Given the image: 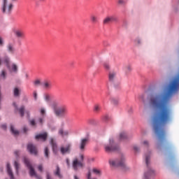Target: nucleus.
Here are the masks:
<instances>
[{"label":"nucleus","instance_id":"1","mask_svg":"<svg viewBox=\"0 0 179 179\" xmlns=\"http://www.w3.org/2000/svg\"><path fill=\"white\" fill-rule=\"evenodd\" d=\"M58 107V103L53 102L52 104V108L54 110V113L56 115V117H65L68 114V108L65 106H62L59 108Z\"/></svg>","mask_w":179,"mask_h":179},{"label":"nucleus","instance_id":"2","mask_svg":"<svg viewBox=\"0 0 179 179\" xmlns=\"http://www.w3.org/2000/svg\"><path fill=\"white\" fill-rule=\"evenodd\" d=\"M145 163L148 167L147 171L144 173L143 179H153V176H155V171L150 168L149 164H150V155H145Z\"/></svg>","mask_w":179,"mask_h":179},{"label":"nucleus","instance_id":"3","mask_svg":"<svg viewBox=\"0 0 179 179\" xmlns=\"http://www.w3.org/2000/svg\"><path fill=\"white\" fill-rule=\"evenodd\" d=\"M13 9V3H9L8 0H3L1 5V10L3 13H6V15H10L12 13Z\"/></svg>","mask_w":179,"mask_h":179},{"label":"nucleus","instance_id":"4","mask_svg":"<svg viewBox=\"0 0 179 179\" xmlns=\"http://www.w3.org/2000/svg\"><path fill=\"white\" fill-rule=\"evenodd\" d=\"M24 164H26L27 167L29 170V174L31 177H36L37 179H41V177L38 176L37 173H36V171H34V168L30 163V161L27 158H24Z\"/></svg>","mask_w":179,"mask_h":179},{"label":"nucleus","instance_id":"5","mask_svg":"<svg viewBox=\"0 0 179 179\" xmlns=\"http://www.w3.org/2000/svg\"><path fill=\"white\" fill-rule=\"evenodd\" d=\"M83 160H85V156L83 155H80V159L75 158L73 161V169L77 171L78 167H83L85 166Z\"/></svg>","mask_w":179,"mask_h":179},{"label":"nucleus","instance_id":"6","mask_svg":"<svg viewBox=\"0 0 179 179\" xmlns=\"http://www.w3.org/2000/svg\"><path fill=\"white\" fill-rule=\"evenodd\" d=\"M113 167H121V169L124 171H127V165H125V157L124 156L122 157L120 161H114L113 162Z\"/></svg>","mask_w":179,"mask_h":179},{"label":"nucleus","instance_id":"7","mask_svg":"<svg viewBox=\"0 0 179 179\" xmlns=\"http://www.w3.org/2000/svg\"><path fill=\"white\" fill-rule=\"evenodd\" d=\"M103 66L105 71L108 73V79L111 85V82H113V73H111V65H110V62H103Z\"/></svg>","mask_w":179,"mask_h":179},{"label":"nucleus","instance_id":"8","mask_svg":"<svg viewBox=\"0 0 179 179\" xmlns=\"http://www.w3.org/2000/svg\"><path fill=\"white\" fill-rule=\"evenodd\" d=\"M72 148V144L67 143L66 146H62L60 148V152L62 155H66L71 153V148Z\"/></svg>","mask_w":179,"mask_h":179},{"label":"nucleus","instance_id":"9","mask_svg":"<svg viewBox=\"0 0 179 179\" xmlns=\"http://www.w3.org/2000/svg\"><path fill=\"white\" fill-rule=\"evenodd\" d=\"M105 152L108 155L113 153V140L110 139L108 143L104 145Z\"/></svg>","mask_w":179,"mask_h":179},{"label":"nucleus","instance_id":"10","mask_svg":"<svg viewBox=\"0 0 179 179\" xmlns=\"http://www.w3.org/2000/svg\"><path fill=\"white\" fill-rule=\"evenodd\" d=\"M89 142V138H82L79 144V149L81 152H85L86 145Z\"/></svg>","mask_w":179,"mask_h":179},{"label":"nucleus","instance_id":"11","mask_svg":"<svg viewBox=\"0 0 179 179\" xmlns=\"http://www.w3.org/2000/svg\"><path fill=\"white\" fill-rule=\"evenodd\" d=\"M42 87H43L45 90H51V89H52V83H51L50 80H45L42 83Z\"/></svg>","mask_w":179,"mask_h":179},{"label":"nucleus","instance_id":"12","mask_svg":"<svg viewBox=\"0 0 179 179\" xmlns=\"http://www.w3.org/2000/svg\"><path fill=\"white\" fill-rule=\"evenodd\" d=\"M27 150L29 151V153H31V155H37V148L31 143L28 144Z\"/></svg>","mask_w":179,"mask_h":179},{"label":"nucleus","instance_id":"13","mask_svg":"<svg viewBox=\"0 0 179 179\" xmlns=\"http://www.w3.org/2000/svg\"><path fill=\"white\" fill-rule=\"evenodd\" d=\"M115 75H117L116 73H113V86L116 90H118V89H121V83L117 82V78L115 77Z\"/></svg>","mask_w":179,"mask_h":179},{"label":"nucleus","instance_id":"14","mask_svg":"<svg viewBox=\"0 0 179 179\" xmlns=\"http://www.w3.org/2000/svg\"><path fill=\"white\" fill-rule=\"evenodd\" d=\"M48 136V134L47 133H43V134H38L35 136V139H36L37 141H38L39 139H41V141H43V142H45V141H47V137Z\"/></svg>","mask_w":179,"mask_h":179},{"label":"nucleus","instance_id":"15","mask_svg":"<svg viewBox=\"0 0 179 179\" xmlns=\"http://www.w3.org/2000/svg\"><path fill=\"white\" fill-rule=\"evenodd\" d=\"M14 34L17 38H24L25 35H24V31L18 29L14 31Z\"/></svg>","mask_w":179,"mask_h":179},{"label":"nucleus","instance_id":"16","mask_svg":"<svg viewBox=\"0 0 179 179\" xmlns=\"http://www.w3.org/2000/svg\"><path fill=\"white\" fill-rule=\"evenodd\" d=\"M13 106L15 110H17L21 117H24V106H21L20 108H17V105L16 103H13Z\"/></svg>","mask_w":179,"mask_h":179},{"label":"nucleus","instance_id":"17","mask_svg":"<svg viewBox=\"0 0 179 179\" xmlns=\"http://www.w3.org/2000/svg\"><path fill=\"white\" fill-rule=\"evenodd\" d=\"M59 135L62 136V138H65V136H68L69 135V131L68 130H64V129H59L58 131Z\"/></svg>","mask_w":179,"mask_h":179},{"label":"nucleus","instance_id":"18","mask_svg":"<svg viewBox=\"0 0 179 179\" xmlns=\"http://www.w3.org/2000/svg\"><path fill=\"white\" fill-rule=\"evenodd\" d=\"M7 173L10 179H14L13 172H12V168H10V164H7Z\"/></svg>","mask_w":179,"mask_h":179},{"label":"nucleus","instance_id":"19","mask_svg":"<svg viewBox=\"0 0 179 179\" xmlns=\"http://www.w3.org/2000/svg\"><path fill=\"white\" fill-rule=\"evenodd\" d=\"M123 71L126 75H128V73H131V72L132 71V66H131L130 64L126 65L123 68Z\"/></svg>","mask_w":179,"mask_h":179},{"label":"nucleus","instance_id":"20","mask_svg":"<svg viewBox=\"0 0 179 179\" xmlns=\"http://www.w3.org/2000/svg\"><path fill=\"white\" fill-rule=\"evenodd\" d=\"M113 106L115 108L118 107L120 106V98L118 97H114L113 99Z\"/></svg>","mask_w":179,"mask_h":179},{"label":"nucleus","instance_id":"21","mask_svg":"<svg viewBox=\"0 0 179 179\" xmlns=\"http://www.w3.org/2000/svg\"><path fill=\"white\" fill-rule=\"evenodd\" d=\"M52 148V150L53 152H55V150H57V143L55 142V140H54V138H50V142Z\"/></svg>","mask_w":179,"mask_h":179},{"label":"nucleus","instance_id":"22","mask_svg":"<svg viewBox=\"0 0 179 179\" xmlns=\"http://www.w3.org/2000/svg\"><path fill=\"white\" fill-rule=\"evenodd\" d=\"M55 176H57L59 177V178H62V175H61V169H59V166L57 165L56 166V171H55Z\"/></svg>","mask_w":179,"mask_h":179},{"label":"nucleus","instance_id":"23","mask_svg":"<svg viewBox=\"0 0 179 179\" xmlns=\"http://www.w3.org/2000/svg\"><path fill=\"white\" fill-rule=\"evenodd\" d=\"M90 20H91L92 23H98L99 22V18L94 14H92L90 15Z\"/></svg>","mask_w":179,"mask_h":179},{"label":"nucleus","instance_id":"24","mask_svg":"<svg viewBox=\"0 0 179 179\" xmlns=\"http://www.w3.org/2000/svg\"><path fill=\"white\" fill-rule=\"evenodd\" d=\"M111 20H113V17H106L103 20V24H110V23H111Z\"/></svg>","mask_w":179,"mask_h":179},{"label":"nucleus","instance_id":"25","mask_svg":"<svg viewBox=\"0 0 179 179\" xmlns=\"http://www.w3.org/2000/svg\"><path fill=\"white\" fill-rule=\"evenodd\" d=\"M128 138V136L125 131L120 133V141H125V139Z\"/></svg>","mask_w":179,"mask_h":179},{"label":"nucleus","instance_id":"26","mask_svg":"<svg viewBox=\"0 0 179 179\" xmlns=\"http://www.w3.org/2000/svg\"><path fill=\"white\" fill-rule=\"evenodd\" d=\"M94 113H100L101 111V106L99 104H95L94 106Z\"/></svg>","mask_w":179,"mask_h":179},{"label":"nucleus","instance_id":"27","mask_svg":"<svg viewBox=\"0 0 179 179\" xmlns=\"http://www.w3.org/2000/svg\"><path fill=\"white\" fill-rule=\"evenodd\" d=\"M8 52L13 53L15 52V48L12 43H9L7 46Z\"/></svg>","mask_w":179,"mask_h":179},{"label":"nucleus","instance_id":"28","mask_svg":"<svg viewBox=\"0 0 179 179\" xmlns=\"http://www.w3.org/2000/svg\"><path fill=\"white\" fill-rule=\"evenodd\" d=\"M10 132L13 135H15V136H17V135H19V131L15 130V127L13 125L10 126Z\"/></svg>","mask_w":179,"mask_h":179},{"label":"nucleus","instance_id":"29","mask_svg":"<svg viewBox=\"0 0 179 179\" xmlns=\"http://www.w3.org/2000/svg\"><path fill=\"white\" fill-rule=\"evenodd\" d=\"M92 173H94V174H96V176H100V174H101V171L96 168H94L92 169Z\"/></svg>","mask_w":179,"mask_h":179},{"label":"nucleus","instance_id":"30","mask_svg":"<svg viewBox=\"0 0 179 179\" xmlns=\"http://www.w3.org/2000/svg\"><path fill=\"white\" fill-rule=\"evenodd\" d=\"M29 124L31 127H34L36 128L37 127V122H36V120L34 119H32L29 121Z\"/></svg>","mask_w":179,"mask_h":179},{"label":"nucleus","instance_id":"31","mask_svg":"<svg viewBox=\"0 0 179 179\" xmlns=\"http://www.w3.org/2000/svg\"><path fill=\"white\" fill-rule=\"evenodd\" d=\"M44 153H45V157L48 159V156L50 155V150H48V147L45 148Z\"/></svg>","mask_w":179,"mask_h":179},{"label":"nucleus","instance_id":"32","mask_svg":"<svg viewBox=\"0 0 179 179\" xmlns=\"http://www.w3.org/2000/svg\"><path fill=\"white\" fill-rule=\"evenodd\" d=\"M14 166H15V170H16V173L19 174V163L17 161H15L14 162Z\"/></svg>","mask_w":179,"mask_h":179},{"label":"nucleus","instance_id":"33","mask_svg":"<svg viewBox=\"0 0 179 179\" xmlns=\"http://www.w3.org/2000/svg\"><path fill=\"white\" fill-rule=\"evenodd\" d=\"M12 71L15 72V73H17V66L15 64L12 65Z\"/></svg>","mask_w":179,"mask_h":179},{"label":"nucleus","instance_id":"34","mask_svg":"<svg viewBox=\"0 0 179 179\" xmlns=\"http://www.w3.org/2000/svg\"><path fill=\"white\" fill-rule=\"evenodd\" d=\"M6 71H2L1 74V79H6Z\"/></svg>","mask_w":179,"mask_h":179},{"label":"nucleus","instance_id":"35","mask_svg":"<svg viewBox=\"0 0 179 179\" xmlns=\"http://www.w3.org/2000/svg\"><path fill=\"white\" fill-rule=\"evenodd\" d=\"M20 93H19V88H15L14 89V96L15 97H18Z\"/></svg>","mask_w":179,"mask_h":179},{"label":"nucleus","instance_id":"36","mask_svg":"<svg viewBox=\"0 0 179 179\" xmlns=\"http://www.w3.org/2000/svg\"><path fill=\"white\" fill-rule=\"evenodd\" d=\"M40 113H41V115H42L43 117H44V115H45V108H41L40 109Z\"/></svg>","mask_w":179,"mask_h":179},{"label":"nucleus","instance_id":"37","mask_svg":"<svg viewBox=\"0 0 179 179\" xmlns=\"http://www.w3.org/2000/svg\"><path fill=\"white\" fill-rule=\"evenodd\" d=\"M34 86H40V85H41V81H40V80H36L34 82Z\"/></svg>","mask_w":179,"mask_h":179},{"label":"nucleus","instance_id":"38","mask_svg":"<svg viewBox=\"0 0 179 179\" xmlns=\"http://www.w3.org/2000/svg\"><path fill=\"white\" fill-rule=\"evenodd\" d=\"M102 118H103V121H108V120H110V115H105L104 116H103Z\"/></svg>","mask_w":179,"mask_h":179},{"label":"nucleus","instance_id":"39","mask_svg":"<svg viewBox=\"0 0 179 179\" xmlns=\"http://www.w3.org/2000/svg\"><path fill=\"white\" fill-rule=\"evenodd\" d=\"M38 124H40V125H42V124H43L44 122V118L43 117H39L38 120Z\"/></svg>","mask_w":179,"mask_h":179},{"label":"nucleus","instance_id":"40","mask_svg":"<svg viewBox=\"0 0 179 179\" xmlns=\"http://www.w3.org/2000/svg\"><path fill=\"white\" fill-rule=\"evenodd\" d=\"M44 99H45V101H50V95L45 94Z\"/></svg>","mask_w":179,"mask_h":179},{"label":"nucleus","instance_id":"41","mask_svg":"<svg viewBox=\"0 0 179 179\" xmlns=\"http://www.w3.org/2000/svg\"><path fill=\"white\" fill-rule=\"evenodd\" d=\"M165 150L166 152H170V150H171V146L170 145L165 146Z\"/></svg>","mask_w":179,"mask_h":179},{"label":"nucleus","instance_id":"42","mask_svg":"<svg viewBox=\"0 0 179 179\" xmlns=\"http://www.w3.org/2000/svg\"><path fill=\"white\" fill-rule=\"evenodd\" d=\"M118 3L119 5H125L126 2L124 0H119Z\"/></svg>","mask_w":179,"mask_h":179},{"label":"nucleus","instance_id":"43","mask_svg":"<svg viewBox=\"0 0 179 179\" xmlns=\"http://www.w3.org/2000/svg\"><path fill=\"white\" fill-rule=\"evenodd\" d=\"M3 45V39L0 36V47Z\"/></svg>","mask_w":179,"mask_h":179},{"label":"nucleus","instance_id":"44","mask_svg":"<svg viewBox=\"0 0 179 179\" xmlns=\"http://www.w3.org/2000/svg\"><path fill=\"white\" fill-rule=\"evenodd\" d=\"M38 170L41 172H43V165H38Z\"/></svg>","mask_w":179,"mask_h":179},{"label":"nucleus","instance_id":"45","mask_svg":"<svg viewBox=\"0 0 179 179\" xmlns=\"http://www.w3.org/2000/svg\"><path fill=\"white\" fill-rule=\"evenodd\" d=\"M14 155H15L16 157H19V151L15 150V151L14 152Z\"/></svg>","mask_w":179,"mask_h":179},{"label":"nucleus","instance_id":"46","mask_svg":"<svg viewBox=\"0 0 179 179\" xmlns=\"http://www.w3.org/2000/svg\"><path fill=\"white\" fill-rule=\"evenodd\" d=\"M34 97L35 100H37V92H34Z\"/></svg>","mask_w":179,"mask_h":179},{"label":"nucleus","instance_id":"47","mask_svg":"<svg viewBox=\"0 0 179 179\" xmlns=\"http://www.w3.org/2000/svg\"><path fill=\"white\" fill-rule=\"evenodd\" d=\"M143 145H145V146H148L149 142H148L147 141H143Z\"/></svg>","mask_w":179,"mask_h":179},{"label":"nucleus","instance_id":"48","mask_svg":"<svg viewBox=\"0 0 179 179\" xmlns=\"http://www.w3.org/2000/svg\"><path fill=\"white\" fill-rule=\"evenodd\" d=\"M143 97H145V96L144 95H141L140 99H141V100H142V101H143V103H145V99H143Z\"/></svg>","mask_w":179,"mask_h":179},{"label":"nucleus","instance_id":"49","mask_svg":"<svg viewBox=\"0 0 179 179\" xmlns=\"http://www.w3.org/2000/svg\"><path fill=\"white\" fill-rule=\"evenodd\" d=\"M134 149L135 152H138V150H139V148H138V146H134Z\"/></svg>","mask_w":179,"mask_h":179},{"label":"nucleus","instance_id":"50","mask_svg":"<svg viewBox=\"0 0 179 179\" xmlns=\"http://www.w3.org/2000/svg\"><path fill=\"white\" fill-rule=\"evenodd\" d=\"M4 62H6V64L8 65V64H9V59H5Z\"/></svg>","mask_w":179,"mask_h":179},{"label":"nucleus","instance_id":"51","mask_svg":"<svg viewBox=\"0 0 179 179\" xmlns=\"http://www.w3.org/2000/svg\"><path fill=\"white\" fill-rule=\"evenodd\" d=\"M1 128H2L3 129H6V124H2V125H1Z\"/></svg>","mask_w":179,"mask_h":179},{"label":"nucleus","instance_id":"52","mask_svg":"<svg viewBox=\"0 0 179 179\" xmlns=\"http://www.w3.org/2000/svg\"><path fill=\"white\" fill-rule=\"evenodd\" d=\"M67 166H69V159H66Z\"/></svg>","mask_w":179,"mask_h":179},{"label":"nucleus","instance_id":"53","mask_svg":"<svg viewBox=\"0 0 179 179\" xmlns=\"http://www.w3.org/2000/svg\"><path fill=\"white\" fill-rule=\"evenodd\" d=\"M115 148H118V145H113V150L114 152V150H115Z\"/></svg>","mask_w":179,"mask_h":179},{"label":"nucleus","instance_id":"54","mask_svg":"<svg viewBox=\"0 0 179 179\" xmlns=\"http://www.w3.org/2000/svg\"><path fill=\"white\" fill-rule=\"evenodd\" d=\"M23 131H24V132H27V128L24 127V128H23Z\"/></svg>","mask_w":179,"mask_h":179},{"label":"nucleus","instance_id":"55","mask_svg":"<svg viewBox=\"0 0 179 179\" xmlns=\"http://www.w3.org/2000/svg\"><path fill=\"white\" fill-rule=\"evenodd\" d=\"M47 179H51V176L49 174L47 175Z\"/></svg>","mask_w":179,"mask_h":179},{"label":"nucleus","instance_id":"56","mask_svg":"<svg viewBox=\"0 0 179 179\" xmlns=\"http://www.w3.org/2000/svg\"><path fill=\"white\" fill-rule=\"evenodd\" d=\"M109 164L110 166H113V162L111 160H109Z\"/></svg>","mask_w":179,"mask_h":179},{"label":"nucleus","instance_id":"57","mask_svg":"<svg viewBox=\"0 0 179 179\" xmlns=\"http://www.w3.org/2000/svg\"><path fill=\"white\" fill-rule=\"evenodd\" d=\"M74 179H79V178H78V176H75Z\"/></svg>","mask_w":179,"mask_h":179},{"label":"nucleus","instance_id":"58","mask_svg":"<svg viewBox=\"0 0 179 179\" xmlns=\"http://www.w3.org/2000/svg\"><path fill=\"white\" fill-rule=\"evenodd\" d=\"M40 1V2H45V0H39Z\"/></svg>","mask_w":179,"mask_h":179},{"label":"nucleus","instance_id":"59","mask_svg":"<svg viewBox=\"0 0 179 179\" xmlns=\"http://www.w3.org/2000/svg\"><path fill=\"white\" fill-rule=\"evenodd\" d=\"M12 1V2H16V1H17V0H11Z\"/></svg>","mask_w":179,"mask_h":179},{"label":"nucleus","instance_id":"60","mask_svg":"<svg viewBox=\"0 0 179 179\" xmlns=\"http://www.w3.org/2000/svg\"><path fill=\"white\" fill-rule=\"evenodd\" d=\"M26 113H27V114H28V115H29V111H27Z\"/></svg>","mask_w":179,"mask_h":179},{"label":"nucleus","instance_id":"61","mask_svg":"<svg viewBox=\"0 0 179 179\" xmlns=\"http://www.w3.org/2000/svg\"><path fill=\"white\" fill-rule=\"evenodd\" d=\"M27 76H28V75L27 74H26V77L27 78Z\"/></svg>","mask_w":179,"mask_h":179},{"label":"nucleus","instance_id":"62","mask_svg":"<svg viewBox=\"0 0 179 179\" xmlns=\"http://www.w3.org/2000/svg\"><path fill=\"white\" fill-rule=\"evenodd\" d=\"M0 65H1V59H0Z\"/></svg>","mask_w":179,"mask_h":179}]
</instances>
